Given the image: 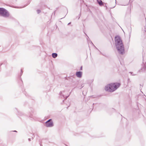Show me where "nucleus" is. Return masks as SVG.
Masks as SVG:
<instances>
[{"label": "nucleus", "mask_w": 146, "mask_h": 146, "mask_svg": "<svg viewBox=\"0 0 146 146\" xmlns=\"http://www.w3.org/2000/svg\"><path fill=\"white\" fill-rule=\"evenodd\" d=\"M115 47L119 53L121 55L125 53V49L122 40L119 35L116 36L115 38Z\"/></svg>", "instance_id": "obj_1"}, {"label": "nucleus", "mask_w": 146, "mask_h": 146, "mask_svg": "<svg viewBox=\"0 0 146 146\" xmlns=\"http://www.w3.org/2000/svg\"><path fill=\"white\" fill-rule=\"evenodd\" d=\"M0 15L4 17L7 18L9 16L8 11L5 9L0 7Z\"/></svg>", "instance_id": "obj_2"}, {"label": "nucleus", "mask_w": 146, "mask_h": 146, "mask_svg": "<svg viewBox=\"0 0 146 146\" xmlns=\"http://www.w3.org/2000/svg\"><path fill=\"white\" fill-rule=\"evenodd\" d=\"M113 86V83H111L106 86L105 89L106 91L112 92L115 91Z\"/></svg>", "instance_id": "obj_3"}, {"label": "nucleus", "mask_w": 146, "mask_h": 146, "mask_svg": "<svg viewBox=\"0 0 146 146\" xmlns=\"http://www.w3.org/2000/svg\"><path fill=\"white\" fill-rule=\"evenodd\" d=\"M45 126L47 127H52L54 126V124L52 119H50L45 123Z\"/></svg>", "instance_id": "obj_4"}, {"label": "nucleus", "mask_w": 146, "mask_h": 146, "mask_svg": "<svg viewBox=\"0 0 146 146\" xmlns=\"http://www.w3.org/2000/svg\"><path fill=\"white\" fill-rule=\"evenodd\" d=\"M60 97L61 98H64V99L63 100V102H64V100H66L70 95V94L68 96L66 95L65 91H61L60 93Z\"/></svg>", "instance_id": "obj_5"}, {"label": "nucleus", "mask_w": 146, "mask_h": 146, "mask_svg": "<svg viewBox=\"0 0 146 146\" xmlns=\"http://www.w3.org/2000/svg\"><path fill=\"white\" fill-rule=\"evenodd\" d=\"M31 111L28 114V116L30 117L31 120L34 119L35 118V116L34 114H33V113H34V110H33L31 108L30 109Z\"/></svg>", "instance_id": "obj_6"}, {"label": "nucleus", "mask_w": 146, "mask_h": 146, "mask_svg": "<svg viewBox=\"0 0 146 146\" xmlns=\"http://www.w3.org/2000/svg\"><path fill=\"white\" fill-rule=\"evenodd\" d=\"M113 84L115 90H117L121 85L120 83L117 82L113 83Z\"/></svg>", "instance_id": "obj_7"}, {"label": "nucleus", "mask_w": 146, "mask_h": 146, "mask_svg": "<svg viewBox=\"0 0 146 146\" xmlns=\"http://www.w3.org/2000/svg\"><path fill=\"white\" fill-rule=\"evenodd\" d=\"M82 72L81 71H78L76 73V76L78 78H81L82 76Z\"/></svg>", "instance_id": "obj_8"}, {"label": "nucleus", "mask_w": 146, "mask_h": 146, "mask_svg": "<svg viewBox=\"0 0 146 146\" xmlns=\"http://www.w3.org/2000/svg\"><path fill=\"white\" fill-rule=\"evenodd\" d=\"M143 66L139 70V71H145L146 70V62L145 64L144 63V62H143Z\"/></svg>", "instance_id": "obj_9"}, {"label": "nucleus", "mask_w": 146, "mask_h": 146, "mask_svg": "<svg viewBox=\"0 0 146 146\" xmlns=\"http://www.w3.org/2000/svg\"><path fill=\"white\" fill-rule=\"evenodd\" d=\"M22 73H20V75L18 77V82L21 84H22L23 83V81L21 78V76L22 75Z\"/></svg>", "instance_id": "obj_10"}, {"label": "nucleus", "mask_w": 146, "mask_h": 146, "mask_svg": "<svg viewBox=\"0 0 146 146\" xmlns=\"http://www.w3.org/2000/svg\"><path fill=\"white\" fill-rule=\"evenodd\" d=\"M128 34L129 37V41H130V38L131 36V27H129L128 29Z\"/></svg>", "instance_id": "obj_11"}, {"label": "nucleus", "mask_w": 146, "mask_h": 146, "mask_svg": "<svg viewBox=\"0 0 146 146\" xmlns=\"http://www.w3.org/2000/svg\"><path fill=\"white\" fill-rule=\"evenodd\" d=\"M15 109L17 111V114L19 116H22L23 115V113L19 111L17 108H15Z\"/></svg>", "instance_id": "obj_12"}, {"label": "nucleus", "mask_w": 146, "mask_h": 146, "mask_svg": "<svg viewBox=\"0 0 146 146\" xmlns=\"http://www.w3.org/2000/svg\"><path fill=\"white\" fill-rule=\"evenodd\" d=\"M2 64L5 65V66L7 65V61L6 60L4 61L3 62L0 64V70L1 69V66Z\"/></svg>", "instance_id": "obj_13"}, {"label": "nucleus", "mask_w": 146, "mask_h": 146, "mask_svg": "<svg viewBox=\"0 0 146 146\" xmlns=\"http://www.w3.org/2000/svg\"><path fill=\"white\" fill-rule=\"evenodd\" d=\"M52 56L53 58H55L57 56L58 54L56 53H53L52 54Z\"/></svg>", "instance_id": "obj_14"}, {"label": "nucleus", "mask_w": 146, "mask_h": 146, "mask_svg": "<svg viewBox=\"0 0 146 146\" xmlns=\"http://www.w3.org/2000/svg\"><path fill=\"white\" fill-rule=\"evenodd\" d=\"M98 3L100 6H102L103 4L102 1L100 0V1H97Z\"/></svg>", "instance_id": "obj_15"}, {"label": "nucleus", "mask_w": 146, "mask_h": 146, "mask_svg": "<svg viewBox=\"0 0 146 146\" xmlns=\"http://www.w3.org/2000/svg\"><path fill=\"white\" fill-rule=\"evenodd\" d=\"M146 29V25H145V26H144V29L143 30V32L144 33L145 32Z\"/></svg>", "instance_id": "obj_16"}, {"label": "nucleus", "mask_w": 146, "mask_h": 146, "mask_svg": "<svg viewBox=\"0 0 146 146\" xmlns=\"http://www.w3.org/2000/svg\"><path fill=\"white\" fill-rule=\"evenodd\" d=\"M36 11L37 13L38 14L40 13L41 12V11L39 9H37L36 10Z\"/></svg>", "instance_id": "obj_17"}, {"label": "nucleus", "mask_w": 146, "mask_h": 146, "mask_svg": "<svg viewBox=\"0 0 146 146\" xmlns=\"http://www.w3.org/2000/svg\"><path fill=\"white\" fill-rule=\"evenodd\" d=\"M140 86H142L141 87H140V90H141L142 89V87H143V84H140Z\"/></svg>", "instance_id": "obj_18"}, {"label": "nucleus", "mask_w": 146, "mask_h": 146, "mask_svg": "<svg viewBox=\"0 0 146 146\" xmlns=\"http://www.w3.org/2000/svg\"><path fill=\"white\" fill-rule=\"evenodd\" d=\"M129 73H130L132 76H135L136 75V74H133V72H129Z\"/></svg>", "instance_id": "obj_19"}, {"label": "nucleus", "mask_w": 146, "mask_h": 146, "mask_svg": "<svg viewBox=\"0 0 146 146\" xmlns=\"http://www.w3.org/2000/svg\"><path fill=\"white\" fill-rule=\"evenodd\" d=\"M81 15V12H80V14L79 15V17H78V19L80 18Z\"/></svg>", "instance_id": "obj_20"}, {"label": "nucleus", "mask_w": 146, "mask_h": 146, "mask_svg": "<svg viewBox=\"0 0 146 146\" xmlns=\"http://www.w3.org/2000/svg\"><path fill=\"white\" fill-rule=\"evenodd\" d=\"M30 3V2H29L28 4H27L26 5H25L22 8H23V7H24L26 6L27 5L29 4Z\"/></svg>", "instance_id": "obj_21"}, {"label": "nucleus", "mask_w": 146, "mask_h": 146, "mask_svg": "<svg viewBox=\"0 0 146 146\" xmlns=\"http://www.w3.org/2000/svg\"><path fill=\"white\" fill-rule=\"evenodd\" d=\"M21 73H23V69H22L21 68Z\"/></svg>", "instance_id": "obj_22"}, {"label": "nucleus", "mask_w": 146, "mask_h": 146, "mask_svg": "<svg viewBox=\"0 0 146 146\" xmlns=\"http://www.w3.org/2000/svg\"><path fill=\"white\" fill-rule=\"evenodd\" d=\"M84 33L85 34V35H86V36H87V35H86V34L84 32ZM87 36V37H88V38H87V40H88V39H89V37L88 36Z\"/></svg>", "instance_id": "obj_23"}, {"label": "nucleus", "mask_w": 146, "mask_h": 146, "mask_svg": "<svg viewBox=\"0 0 146 146\" xmlns=\"http://www.w3.org/2000/svg\"><path fill=\"white\" fill-rule=\"evenodd\" d=\"M82 70V66H81L80 68V70Z\"/></svg>", "instance_id": "obj_24"}, {"label": "nucleus", "mask_w": 146, "mask_h": 146, "mask_svg": "<svg viewBox=\"0 0 146 146\" xmlns=\"http://www.w3.org/2000/svg\"><path fill=\"white\" fill-rule=\"evenodd\" d=\"M94 103H93V104H92V109H93V108H94Z\"/></svg>", "instance_id": "obj_25"}, {"label": "nucleus", "mask_w": 146, "mask_h": 146, "mask_svg": "<svg viewBox=\"0 0 146 146\" xmlns=\"http://www.w3.org/2000/svg\"><path fill=\"white\" fill-rule=\"evenodd\" d=\"M112 110H113V111H115V109L113 108H112Z\"/></svg>", "instance_id": "obj_26"}, {"label": "nucleus", "mask_w": 146, "mask_h": 146, "mask_svg": "<svg viewBox=\"0 0 146 146\" xmlns=\"http://www.w3.org/2000/svg\"><path fill=\"white\" fill-rule=\"evenodd\" d=\"M28 139L29 141H31V139L30 138H29Z\"/></svg>", "instance_id": "obj_27"}, {"label": "nucleus", "mask_w": 146, "mask_h": 146, "mask_svg": "<svg viewBox=\"0 0 146 146\" xmlns=\"http://www.w3.org/2000/svg\"><path fill=\"white\" fill-rule=\"evenodd\" d=\"M84 86H82V85L81 86V87L80 88H82Z\"/></svg>", "instance_id": "obj_28"}, {"label": "nucleus", "mask_w": 146, "mask_h": 146, "mask_svg": "<svg viewBox=\"0 0 146 146\" xmlns=\"http://www.w3.org/2000/svg\"><path fill=\"white\" fill-rule=\"evenodd\" d=\"M127 81L128 82H129L130 81V79L129 78L128 79Z\"/></svg>", "instance_id": "obj_29"}, {"label": "nucleus", "mask_w": 146, "mask_h": 146, "mask_svg": "<svg viewBox=\"0 0 146 146\" xmlns=\"http://www.w3.org/2000/svg\"><path fill=\"white\" fill-rule=\"evenodd\" d=\"M71 23V22H70V23H68V25H70Z\"/></svg>", "instance_id": "obj_30"}, {"label": "nucleus", "mask_w": 146, "mask_h": 146, "mask_svg": "<svg viewBox=\"0 0 146 146\" xmlns=\"http://www.w3.org/2000/svg\"><path fill=\"white\" fill-rule=\"evenodd\" d=\"M13 131V132H17V131H16V130H14V131Z\"/></svg>", "instance_id": "obj_31"}, {"label": "nucleus", "mask_w": 146, "mask_h": 146, "mask_svg": "<svg viewBox=\"0 0 146 146\" xmlns=\"http://www.w3.org/2000/svg\"><path fill=\"white\" fill-rule=\"evenodd\" d=\"M100 52V53H101V54H102V55H104V56H105L104 55V54H102V53H101V52Z\"/></svg>", "instance_id": "obj_32"}, {"label": "nucleus", "mask_w": 146, "mask_h": 146, "mask_svg": "<svg viewBox=\"0 0 146 146\" xmlns=\"http://www.w3.org/2000/svg\"><path fill=\"white\" fill-rule=\"evenodd\" d=\"M42 143H40V146H42Z\"/></svg>", "instance_id": "obj_33"}, {"label": "nucleus", "mask_w": 146, "mask_h": 146, "mask_svg": "<svg viewBox=\"0 0 146 146\" xmlns=\"http://www.w3.org/2000/svg\"><path fill=\"white\" fill-rule=\"evenodd\" d=\"M115 6H114L113 7H112L111 8H114V7H115Z\"/></svg>", "instance_id": "obj_34"}, {"label": "nucleus", "mask_w": 146, "mask_h": 146, "mask_svg": "<svg viewBox=\"0 0 146 146\" xmlns=\"http://www.w3.org/2000/svg\"><path fill=\"white\" fill-rule=\"evenodd\" d=\"M69 107V106L67 108L68 109V108Z\"/></svg>", "instance_id": "obj_35"}, {"label": "nucleus", "mask_w": 146, "mask_h": 146, "mask_svg": "<svg viewBox=\"0 0 146 146\" xmlns=\"http://www.w3.org/2000/svg\"><path fill=\"white\" fill-rule=\"evenodd\" d=\"M145 20H146V18L145 17Z\"/></svg>", "instance_id": "obj_36"}, {"label": "nucleus", "mask_w": 146, "mask_h": 146, "mask_svg": "<svg viewBox=\"0 0 146 146\" xmlns=\"http://www.w3.org/2000/svg\"><path fill=\"white\" fill-rule=\"evenodd\" d=\"M144 15L145 16V14H144Z\"/></svg>", "instance_id": "obj_37"}]
</instances>
